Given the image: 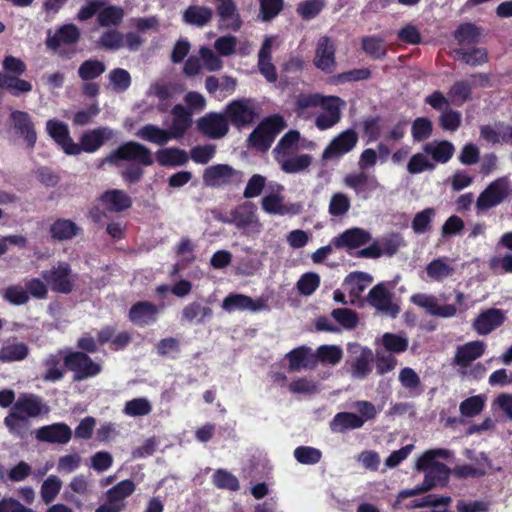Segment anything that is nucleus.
<instances>
[{"mask_svg":"<svg viewBox=\"0 0 512 512\" xmlns=\"http://www.w3.org/2000/svg\"><path fill=\"white\" fill-rule=\"evenodd\" d=\"M450 451L446 449H431L423 453L415 464V469L425 473L424 485L428 490L437 486H444L449 477L448 467L438 461L447 459Z\"/></svg>","mask_w":512,"mask_h":512,"instance_id":"f257e3e1","label":"nucleus"},{"mask_svg":"<svg viewBox=\"0 0 512 512\" xmlns=\"http://www.w3.org/2000/svg\"><path fill=\"white\" fill-rule=\"evenodd\" d=\"M203 180L210 187L239 185L243 181V173L230 165L217 164L205 169Z\"/></svg>","mask_w":512,"mask_h":512,"instance_id":"f03ea898","label":"nucleus"},{"mask_svg":"<svg viewBox=\"0 0 512 512\" xmlns=\"http://www.w3.org/2000/svg\"><path fill=\"white\" fill-rule=\"evenodd\" d=\"M120 160L133 161L143 166L151 165V151L144 145L137 142H127L109 154L105 162L117 164Z\"/></svg>","mask_w":512,"mask_h":512,"instance_id":"7ed1b4c3","label":"nucleus"},{"mask_svg":"<svg viewBox=\"0 0 512 512\" xmlns=\"http://www.w3.org/2000/svg\"><path fill=\"white\" fill-rule=\"evenodd\" d=\"M224 222L235 225L247 235H255L262 230V224L256 214V207L249 202L234 209L231 212V218Z\"/></svg>","mask_w":512,"mask_h":512,"instance_id":"20e7f679","label":"nucleus"},{"mask_svg":"<svg viewBox=\"0 0 512 512\" xmlns=\"http://www.w3.org/2000/svg\"><path fill=\"white\" fill-rule=\"evenodd\" d=\"M283 128V121L275 116L263 121L250 135L249 143L258 150L269 149L275 137Z\"/></svg>","mask_w":512,"mask_h":512,"instance_id":"39448f33","label":"nucleus"},{"mask_svg":"<svg viewBox=\"0 0 512 512\" xmlns=\"http://www.w3.org/2000/svg\"><path fill=\"white\" fill-rule=\"evenodd\" d=\"M510 185L507 178H498L491 182L486 189L480 193L476 201L478 211H487L502 203L509 194Z\"/></svg>","mask_w":512,"mask_h":512,"instance_id":"423d86ee","label":"nucleus"},{"mask_svg":"<svg viewBox=\"0 0 512 512\" xmlns=\"http://www.w3.org/2000/svg\"><path fill=\"white\" fill-rule=\"evenodd\" d=\"M345 105V101L337 96H324L319 106L321 112L315 119V126L322 131L335 126L341 119Z\"/></svg>","mask_w":512,"mask_h":512,"instance_id":"0eeeda50","label":"nucleus"},{"mask_svg":"<svg viewBox=\"0 0 512 512\" xmlns=\"http://www.w3.org/2000/svg\"><path fill=\"white\" fill-rule=\"evenodd\" d=\"M64 363L78 381L96 376L101 371V366L82 352H65Z\"/></svg>","mask_w":512,"mask_h":512,"instance_id":"6e6552de","label":"nucleus"},{"mask_svg":"<svg viewBox=\"0 0 512 512\" xmlns=\"http://www.w3.org/2000/svg\"><path fill=\"white\" fill-rule=\"evenodd\" d=\"M42 277L55 292L69 293L73 288L74 275L68 263L60 262L51 270L43 271Z\"/></svg>","mask_w":512,"mask_h":512,"instance_id":"1a4fd4ad","label":"nucleus"},{"mask_svg":"<svg viewBox=\"0 0 512 512\" xmlns=\"http://www.w3.org/2000/svg\"><path fill=\"white\" fill-rule=\"evenodd\" d=\"M358 135L353 129H347L334 137L324 149L322 159L324 161L340 158L349 153L357 145Z\"/></svg>","mask_w":512,"mask_h":512,"instance_id":"9d476101","label":"nucleus"},{"mask_svg":"<svg viewBox=\"0 0 512 512\" xmlns=\"http://www.w3.org/2000/svg\"><path fill=\"white\" fill-rule=\"evenodd\" d=\"M267 308V299L263 297L253 299L244 294L231 293L225 297L222 302V309L228 313L237 310L255 313L266 310Z\"/></svg>","mask_w":512,"mask_h":512,"instance_id":"9b49d317","label":"nucleus"},{"mask_svg":"<svg viewBox=\"0 0 512 512\" xmlns=\"http://www.w3.org/2000/svg\"><path fill=\"white\" fill-rule=\"evenodd\" d=\"M507 316L506 312L497 309L489 308L481 311L473 320L472 327L479 335H488L503 325Z\"/></svg>","mask_w":512,"mask_h":512,"instance_id":"f8f14e48","label":"nucleus"},{"mask_svg":"<svg viewBox=\"0 0 512 512\" xmlns=\"http://www.w3.org/2000/svg\"><path fill=\"white\" fill-rule=\"evenodd\" d=\"M46 130L66 154L78 155L81 153L80 146L70 137L68 127L65 123L55 119L49 120L46 124Z\"/></svg>","mask_w":512,"mask_h":512,"instance_id":"ddd939ff","label":"nucleus"},{"mask_svg":"<svg viewBox=\"0 0 512 512\" xmlns=\"http://www.w3.org/2000/svg\"><path fill=\"white\" fill-rule=\"evenodd\" d=\"M335 51V45L329 37H320L316 44L314 65L325 73H332L336 66Z\"/></svg>","mask_w":512,"mask_h":512,"instance_id":"4468645a","label":"nucleus"},{"mask_svg":"<svg viewBox=\"0 0 512 512\" xmlns=\"http://www.w3.org/2000/svg\"><path fill=\"white\" fill-rule=\"evenodd\" d=\"M344 184L352 189L356 196L364 200L370 198L372 193L379 187L377 179L374 176H369L364 171L346 175Z\"/></svg>","mask_w":512,"mask_h":512,"instance_id":"2eb2a0df","label":"nucleus"},{"mask_svg":"<svg viewBox=\"0 0 512 512\" xmlns=\"http://www.w3.org/2000/svg\"><path fill=\"white\" fill-rule=\"evenodd\" d=\"M197 126L200 132L212 139L224 137L229 130L227 118L219 113H209L201 117Z\"/></svg>","mask_w":512,"mask_h":512,"instance_id":"dca6fc26","label":"nucleus"},{"mask_svg":"<svg viewBox=\"0 0 512 512\" xmlns=\"http://www.w3.org/2000/svg\"><path fill=\"white\" fill-rule=\"evenodd\" d=\"M349 350L355 355L351 366L352 376L356 379H364L372 370L373 353L371 349L364 348L359 344H350Z\"/></svg>","mask_w":512,"mask_h":512,"instance_id":"f3484780","label":"nucleus"},{"mask_svg":"<svg viewBox=\"0 0 512 512\" xmlns=\"http://www.w3.org/2000/svg\"><path fill=\"white\" fill-rule=\"evenodd\" d=\"M35 436L42 442L66 444L72 437V430L65 423H54L37 429Z\"/></svg>","mask_w":512,"mask_h":512,"instance_id":"a211bd4d","label":"nucleus"},{"mask_svg":"<svg viewBox=\"0 0 512 512\" xmlns=\"http://www.w3.org/2000/svg\"><path fill=\"white\" fill-rule=\"evenodd\" d=\"M10 121L16 132L24 138L27 145L30 148L34 147L37 134L30 115L24 111L14 110L11 112Z\"/></svg>","mask_w":512,"mask_h":512,"instance_id":"6ab92c4d","label":"nucleus"},{"mask_svg":"<svg viewBox=\"0 0 512 512\" xmlns=\"http://www.w3.org/2000/svg\"><path fill=\"white\" fill-rule=\"evenodd\" d=\"M115 135L114 130L108 127H98L93 130L85 132L81 139L80 144L81 152L85 151L93 153L97 151L105 142L112 139Z\"/></svg>","mask_w":512,"mask_h":512,"instance_id":"aec40b11","label":"nucleus"},{"mask_svg":"<svg viewBox=\"0 0 512 512\" xmlns=\"http://www.w3.org/2000/svg\"><path fill=\"white\" fill-rule=\"evenodd\" d=\"M371 240V235L368 231L362 228H351L337 237H334L331 244L337 248L355 249L367 244Z\"/></svg>","mask_w":512,"mask_h":512,"instance_id":"412c9836","label":"nucleus"},{"mask_svg":"<svg viewBox=\"0 0 512 512\" xmlns=\"http://www.w3.org/2000/svg\"><path fill=\"white\" fill-rule=\"evenodd\" d=\"M182 91L183 88L179 84L156 82L149 87L147 97H156L158 99V109L165 111L175 95Z\"/></svg>","mask_w":512,"mask_h":512,"instance_id":"4be33fe9","label":"nucleus"},{"mask_svg":"<svg viewBox=\"0 0 512 512\" xmlns=\"http://www.w3.org/2000/svg\"><path fill=\"white\" fill-rule=\"evenodd\" d=\"M11 410L24 420L28 417H37L43 411H48L47 407L42 403V400L38 396L32 394L21 395Z\"/></svg>","mask_w":512,"mask_h":512,"instance_id":"5701e85b","label":"nucleus"},{"mask_svg":"<svg viewBox=\"0 0 512 512\" xmlns=\"http://www.w3.org/2000/svg\"><path fill=\"white\" fill-rule=\"evenodd\" d=\"M425 273L426 281L444 282L454 275L455 268L449 258L438 257L427 264Z\"/></svg>","mask_w":512,"mask_h":512,"instance_id":"b1692460","label":"nucleus"},{"mask_svg":"<svg viewBox=\"0 0 512 512\" xmlns=\"http://www.w3.org/2000/svg\"><path fill=\"white\" fill-rule=\"evenodd\" d=\"M227 114L234 125L243 126L253 121L255 112L249 100H236L227 107Z\"/></svg>","mask_w":512,"mask_h":512,"instance_id":"393cba45","label":"nucleus"},{"mask_svg":"<svg viewBox=\"0 0 512 512\" xmlns=\"http://www.w3.org/2000/svg\"><path fill=\"white\" fill-rule=\"evenodd\" d=\"M157 315V307L146 301L137 302L129 310V319L137 326L153 324L157 319Z\"/></svg>","mask_w":512,"mask_h":512,"instance_id":"a878e982","label":"nucleus"},{"mask_svg":"<svg viewBox=\"0 0 512 512\" xmlns=\"http://www.w3.org/2000/svg\"><path fill=\"white\" fill-rule=\"evenodd\" d=\"M369 302L376 309L384 311L393 317L399 312L398 306L392 302L391 294L384 284L376 285L369 292Z\"/></svg>","mask_w":512,"mask_h":512,"instance_id":"bb28decb","label":"nucleus"},{"mask_svg":"<svg viewBox=\"0 0 512 512\" xmlns=\"http://www.w3.org/2000/svg\"><path fill=\"white\" fill-rule=\"evenodd\" d=\"M289 361L290 371H299L301 369H311L316 365V356L314 352L306 347L301 346L293 349L286 354Z\"/></svg>","mask_w":512,"mask_h":512,"instance_id":"cd10ccee","label":"nucleus"},{"mask_svg":"<svg viewBox=\"0 0 512 512\" xmlns=\"http://www.w3.org/2000/svg\"><path fill=\"white\" fill-rule=\"evenodd\" d=\"M79 36L80 31L74 24H65L53 36L48 37L47 46L56 52H60L61 45L74 44L78 41Z\"/></svg>","mask_w":512,"mask_h":512,"instance_id":"c85d7f7f","label":"nucleus"},{"mask_svg":"<svg viewBox=\"0 0 512 512\" xmlns=\"http://www.w3.org/2000/svg\"><path fill=\"white\" fill-rule=\"evenodd\" d=\"M372 280V277L364 272H353L345 278L343 289L351 295V303L364 292L371 284Z\"/></svg>","mask_w":512,"mask_h":512,"instance_id":"c756f323","label":"nucleus"},{"mask_svg":"<svg viewBox=\"0 0 512 512\" xmlns=\"http://www.w3.org/2000/svg\"><path fill=\"white\" fill-rule=\"evenodd\" d=\"M485 351V343L482 341L468 342L458 347L455 355V363L458 366L466 367L472 361L478 359Z\"/></svg>","mask_w":512,"mask_h":512,"instance_id":"7c9ffc66","label":"nucleus"},{"mask_svg":"<svg viewBox=\"0 0 512 512\" xmlns=\"http://www.w3.org/2000/svg\"><path fill=\"white\" fill-rule=\"evenodd\" d=\"M172 116L173 118L169 131L173 139H178L182 137L185 131L191 126V112L183 105L177 104L172 109Z\"/></svg>","mask_w":512,"mask_h":512,"instance_id":"2f4dec72","label":"nucleus"},{"mask_svg":"<svg viewBox=\"0 0 512 512\" xmlns=\"http://www.w3.org/2000/svg\"><path fill=\"white\" fill-rule=\"evenodd\" d=\"M481 137L492 144L507 142L512 138V126L501 122L483 126Z\"/></svg>","mask_w":512,"mask_h":512,"instance_id":"473e14b6","label":"nucleus"},{"mask_svg":"<svg viewBox=\"0 0 512 512\" xmlns=\"http://www.w3.org/2000/svg\"><path fill=\"white\" fill-rule=\"evenodd\" d=\"M29 353L28 346L17 340H8L0 348V361L17 362L24 360Z\"/></svg>","mask_w":512,"mask_h":512,"instance_id":"72a5a7b5","label":"nucleus"},{"mask_svg":"<svg viewBox=\"0 0 512 512\" xmlns=\"http://www.w3.org/2000/svg\"><path fill=\"white\" fill-rule=\"evenodd\" d=\"M276 161L279 163L281 169L285 173L294 174L299 173L307 169L311 162L312 157L308 154L301 155H280L276 158Z\"/></svg>","mask_w":512,"mask_h":512,"instance_id":"f704fd0d","label":"nucleus"},{"mask_svg":"<svg viewBox=\"0 0 512 512\" xmlns=\"http://www.w3.org/2000/svg\"><path fill=\"white\" fill-rule=\"evenodd\" d=\"M65 352L59 351L56 354H51L43 361L45 367V373L42 375V379L46 382H56L63 378L64 368L61 365L64 360Z\"/></svg>","mask_w":512,"mask_h":512,"instance_id":"c9c22d12","label":"nucleus"},{"mask_svg":"<svg viewBox=\"0 0 512 512\" xmlns=\"http://www.w3.org/2000/svg\"><path fill=\"white\" fill-rule=\"evenodd\" d=\"M101 202L111 212H121L131 206L130 197L124 191L117 189L106 191L101 196Z\"/></svg>","mask_w":512,"mask_h":512,"instance_id":"e433bc0d","label":"nucleus"},{"mask_svg":"<svg viewBox=\"0 0 512 512\" xmlns=\"http://www.w3.org/2000/svg\"><path fill=\"white\" fill-rule=\"evenodd\" d=\"M363 426V419L355 413H337L330 422V429L336 433L359 429Z\"/></svg>","mask_w":512,"mask_h":512,"instance_id":"4c0bfd02","label":"nucleus"},{"mask_svg":"<svg viewBox=\"0 0 512 512\" xmlns=\"http://www.w3.org/2000/svg\"><path fill=\"white\" fill-rule=\"evenodd\" d=\"M136 136L144 141L160 146L165 145L173 139L169 130L160 128L153 124H147L138 129Z\"/></svg>","mask_w":512,"mask_h":512,"instance_id":"58836bf2","label":"nucleus"},{"mask_svg":"<svg viewBox=\"0 0 512 512\" xmlns=\"http://www.w3.org/2000/svg\"><path fill=\"white\" fill-rule=\"evenodd\" d=\"M426 154L430 155L435 162L446 163L454 153V146L448 141H432L423 146Z\"/></svg>","mask_w":512,"mask_h":512,"instance_id":"ea45409f","label":"nucleus"},{"mask_svg":"<svg viewBox=\"0 0 512 512\" xmlns=\"http://www.w3.org/2000/svg\"><path fill=\"white\" fill-rule=\"evenodd\" d=\"M283 187L279 184H275V187L272 189V192L267 194L262 199V208L268 214L273 215H284L287 212L286 207L283 203V196L281 195V191Z\"/></svg>","mask_w":512,"mask_h":512,"instance_id":"a19ab883","label":"nucleus"},{"mask_svg":"<svg viewBox=\"0 0 512 512\" xmlns=\"http://www.w3.org/2000/svg\"><path fill=\"white\" fill-rule=\"evenodd\" d=\"M217 12L221 22L229 29L238 30L241 26V20L233 0H226L218 3Z\"/></svg>","mask_w":512,"mask_h":512,"instance_id":"79ce46f5","label":"nucleus"},{"mask_svg":"<svg viewBox=\"0 0 512 512\" xmlns=\"http://www.w3.org/2000/svg\"><path fill=\"white\" fill-rule=\"evenodd\" d=\"M156 159L161 166L176 167L184 165L188 161V155L179 148H164L157 151Z\"/></svg>","mask_w":512,"mask_h":512,"instance_id":"37998d69","label":"nucleus"},{"mask_svg":"<svg viewBox=\"0 0 512 512\" xmlns=\"http://www.w3.org/2000/svg\"><path fill=\"white\" fill-rule=\"evenodd\" d=\"M213 12L205 6L192 5L183 13V19L187 24L203 27L210 22Z\"/></svg>","mask_w":512,"mask_h":512,"instance_id":"c03bdc74","label":"nucleus"},{"mask_svg":"<svg viewBox=\"0 0 512 512\" xmlns=\"http://www.w3.org/2000/svg\"><path fill=\"white\" fill-rule=\"evenodd\" d=\"M80 228L71 220L58 219L50 227L52 238L56 240H68L78 234Z\"/></svg>","mask_w":512,"mask_h":512,"instance_id":"a18cd8bd","label":"nucleus"},{"mask_svg":"<svg viewBox=\"0 0 512 512\" xmlns=\"http://www.w3.org/2000/svg\"><path fill=\"white\" fill-rule=\"evenodd\" d=\"M182 316L190 323L201 324L205 319L212 316V309L208 306H203L200 303L193 302L184 307Z\"/></svg>","mask_w":512,"mask_h":512,"instance_id":"49530a36","label":"nucleus"},{"mask_svg":"<svg viewBox=\"0 0 512 512\" xmlns=\"http://www.w3.org/2000/svg\"><path fill=\"white\" fill-rule=\"evenodd\" d=\"M351 208L350 197L343 192L333 193L329 200L328 213L333 217L345 216Z\"/></svg>","mask_w":512,"mask_h":512,"instance_id":"de8ad7c7","label":"nucleus"},{"mask_svg":"<svg viewBox=\"0 0 512 512\" xmlns=\"http://www.w3.org/2000/svg\"><path fill=\"white\" fill-rule=\"evenodd\" d=\"M151 402L145 397H138L125 403L123 413L129 417H141L150 414Z\"/></svg>","mask_w":512,"mask_h":512,"instance_id":"09e8293b","label":"nucleus"},{"mask_svg":"<svg viewBox=\"0 0 512 512\" xmlns=\"http://www.w3.org/2000/svg\"><path fill=\"white\" fill-rule=\"evenodd\" d=\"M300 134L297 131L286 133L274 149L275 158L280 155H292L298 150Z\"/></svg>","mask_w":512,"mask_h":512,"instance_id":"8fccbe9b","label":"nucleus"},{"mask_svg":"<svg viewBox=\"0 0 512 512\" xmlns=\"http://www.w3.org/2000/svg\"><path fill=\"white\" fill-rule=\"evenodd\" d=\"M472 89L470 81H458L450 88L449 99L454 105L461 106L470 99Z\"/></svg>","mask_w":512,"mask_h":512,"instance_id":"3c124183","label":"nucleus"},{"mask_svg":"<svg viewBox=\"0 0 512 512\" xmlns=\"http://www.w3.org/2000/svg\"><path fill=\"white\" fill-rule=\"evenodd\" d=\"M135 490V484L131 480H123L107 492V500L124 505L123 500L130 496Z\"/></svg>","mask_w":512,"mask_h":512,"instance_id":"603ef678","label":"nucleus"},{"mask_svg":"<svg viewBox=\"0 0 512 512\" xmlns=\"http://www.w3.org/2000/svg\"><path fill=\"white\" fill-rule=\"evenodd\" d=\"M320 276L315 272L304 273L296 283V289L301 296L312 295L320 286Z\"/></svg>","mask_w":512,"mask_h":512,"instance_id":"864d4df0","label":"nucleus"},{"mask_svg":"<svg viewBox=\"0 0 512 512\" xmlns=\"http://www.w3.org/2000/svg\"><path fill=\"white\" fill-rule=\"evenodd\" d=\"M293 456L296 461L303 465H314L320 462L322 452L312 446H299L295 448Z\"/></svg>","mask_w":512,"mask_h":512,"instance_id":"5fc2aeb1","label":"nucleus"},{"mask_svg":"<svg viewBox=\"0 0 512 512\" xmlns=\"http://www.w3.org/2000/svg\"><path fill=\"white\" fill-rule=\"evenodd\" d=\"M212 482L219 489L229 491H237L239 489L237 477L225 469L216 470L212 476Z\"/></svg>","mask_w":512,"mask_h":512,"instance_id":"6e6d98bb","label":"nucleus"},{"mask_svg":"<svg viewBox=\"0 0 512 512\" xmlns=\"http://www.w3.org/2000/svg\"><path fill=\"white\" fill-rule=\"evenodd\" d=\"M62 488V481L55 475H50L42 484L40 494L42 500L49 504L55 500Z\"/></svg>","mask_w":512,"mask_h":512,"instance_id":"4d7b16f0","label":"nucleus"},{"mask_svg":"<svg viewBox=\"0 0 512 512\" xmlns=\"http://www.w3.org/2000/svg\"><path fill=\"white\" fill-rule=\"evenodd\" d=\"M124 16V11L118 6H108L98 13V22L101 26H116Z\"/></svg>","mask_w":512,"mask_h":512,"instance_id":"13d9d810","label":"nucleus"},{"mask_svg":"<svg viewBox=\"0 0 512 512\" xmlns=\"http://www.w3.org/2000/svg\"><path fill=\"white\" fill-rule=\"evenodd\" d=\"M399 381L401 385L408 389L413 395L420 394V377L412 368L405 367L399 372Z\"/></svg>","mask_w":512,"mask_h":512,"instance_id":"bf43d9fd","label":"nucleus"},{"mask_svg":"<svg viewBox=\"0 0 512 512\" xmlns=\"http://www.w3.org/2000/svg\"><path fill=\"white\" fill-rule=\"evenodd\" d=\"M316 361L320 360L331 365L337 364L343 355L342 349L336 345H322L314 353Z\"/></svg>","mask_w":512,"mask_h":512,"instance_id":"052dcab7","label":"nucleus"},{"mask_svg":"<svg viewBox=\"0 0 512 512\" xmlns=\"http://www.w3.org/2000/svg\"><path fill=\"white\" fill-rule=\"evenodd\" d=\"M486 398L483 395L469 397L461 402L460 412L466 417L478 415L484 408Z\"/></svg>","mask_w":512,"mask_h":512,"instance_id":"680f3d73","label":"nucleus"},{"mask_svg":"<svg viewBox=\"0 0 512 512\" xmlns=\"http://www.w3.org/2000/svg\"><path fill=\"white\" fill-rule=\"evenodd\" d=\"M457 59L471 66H478L486 62L487 53L482 48H475L471 51L459 49L455 51Z\"/></svg>","mask_w":512,"mask_h":512,"instance_id":"e2e57ef3","label":"nucleus"},{"mask_svg":"<svg viewBox=\"0 0 512 512\" xmlns=\"http://www.w3.org/2000/svg\"><path fill=\"white\" fill-rule=\"evenodd\" d=\"M435 164L423 153L414 154L408 164L407 170L410 174H419L424 171H431Z\"/></svg>","mask_w":512,"mask_h":512,"instance_id":"0e129e2a","label":"nucleus"},{"mask_svg":"<svg viewBox=\"0 0 512 512\" xmlns=\"http://www.w3.org/2000/svg\"><path fill=\"white\" fill-rule=\"evenodd\" d=\"M434 216L435 210L433 208H427L421 212H418L412 221L413 231L417 234H423L427 232L431 227V222Z\"/></svg>","mask_w":512,"mask_h":512,"instance_id":"69168bd1","label":"nucleus"},{"mask_svg":"<svg viewBox=\"0 0 512 512\" xmlns=\"http://www.w3.org/2000/svg\"><path fill=\"white\" fill-rule=\"evenodd\" d=\"M288 389L294 394L311 395L319 391L318 384L309 378H298L290 382Z\"/></svg>","mask_w":512,"mask_h":512,"instance_id":"338daca9","label":"nucleus"},{"mask_svg":"<svg viewBox=\"0 0 512 512\" xmlns=\"http://www.w3.org/2000/svg\"><path fill=\"white\" fill-rule=\"evenodd\" d=\"M109 80L117 92L126 91L131 85V76L125 69L117 68L109 73Z\"/></svg>","mask_w":512,"mask_h":512,"instance_id":"774afa93","label":"nucleus"}]
</instances>
